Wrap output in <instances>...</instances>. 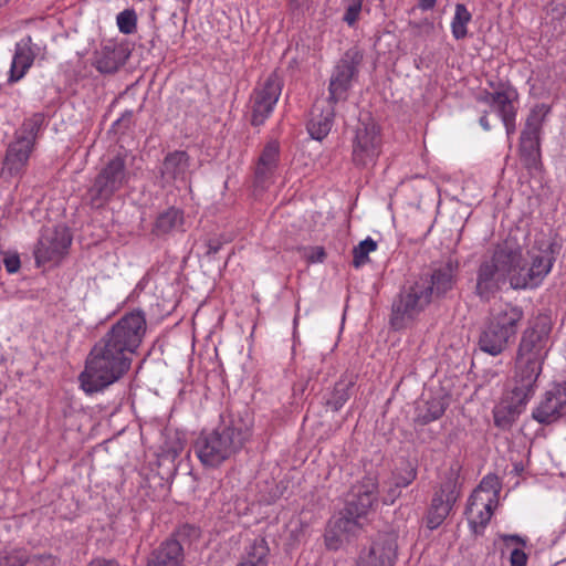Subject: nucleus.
<instances>
[{"instance_id": "nucleus-52", "label": "nucleus", "mask_w": 566, "mask_h": 566, "mask_svg": "<svg viewBox=\"0 0 566 566\" xmlns=\"http://www.w3.org/2000/svg\"><path fill=\"white\" fill-rule=\"evenodd\" d=\"M480 125L483 127V129H485V130H490L491 125H490V123H489V120H488L486 115L481 116V118H480Z\"/></svg>"}, {"instance_id": "nucleus-47", "label": "nucleus", "mask_w": 566, "mask_h": 566, "mask_svg": "<svg viewBox=\"0 0 566 566\" xmlns=\"http://www.w3.org/2000/svg\"><path fill=\"white\" fill-rule=\"evenodd\" d=\"M502 538L504 542H514L522 546H525V541L518 535H503Z\"/></svg>"}, {"instance_id": "nucleus-15", "label": "nucleus", "mask_w": 566, "mask_h": 566, "mask_svg": "<svg viewBox=\"0 0 566 566\" xmlns=\"http://www.w3.org/2000/svg\"><path fill=\"white\" fill-rule=\"evenodd\" d=\"M361 55L356 50H349L335 66L329 81V97L333 102L345 99L352 85V81L357 74V65Z\"/></svg>"}, {"instance_id": "nucleus-34", "label": "nucleus", "mask_w": 566, "mask_h": 566, "mask_svg": "<svg viewBox=\"0 0 566 566\" xmlns=\"http://www.w3.org/2000/svg\"><path fill=\"white\" fill-rule=\"evenodd\" d=\"M501 483L496 475L489 474L483 478L479 486L473 491L471 496L483 497L490 502L497 504Z\"/></svg>"}, {"instance_id": "nucleus-31", "label": "nucleus", "mask_w": 566, "mask_h": 566, "mask_svg": "<svg viewBox=\"0 0 566 566\" xmlns=\"http://www.w3.org/2000/svg\"><path fill=\"white\" fill-rule=\"evenodd\" d=\"M182 212L178 209L170 208L158 216L154 226V232L158 235H163L179 230L182 226Z\"/></svg>"}, {"instance_id": "nucleus-8", "label": "nucleus", "mask_w": 566, "mask_h": 566, "mask_svg": "<svg viewBox=\"0 0 566 566\" xmlns=\"http://www.w3.org/2000/svg\"><path fill=\"white\" fill-rule=\"evenodd\" d=\"M40 122L39 117L25 120L22 125L21 135L17 137L15 142L10 144L4 160V169L11 176L19 175L25 168Z\"/></svg>"}, {"instance_id": "nucleus-3", "label": "nucleus", "mask_w": 566, "mask_h": 566, "mask_svg": "<svg viewBox=\"0 0 566 566\" xmlns=\"http://www.w3.org/2000/svg\"><path fill=\"white\" fill-rule=\"evenodd\" d=\"M130 364L128 354L103 337L90 352L85 369L80 375L81 386L87 394L101 391L119 380Z\"/></svg>"}, {"instance_id": "nucleus-24", "label": "nucleus", "mask_w": 566, "mask_h": 566, "mask_svg": "<svg viewBox=\"0 0 566 566\" xmlns=\"http://www.w3.org/2000/svg\"><path fill=\"white\" fill-rule=\"evenodd\" d=\"M279 143L275 140L269 142L262 150L255 167V179L259 185L265 184L273 176L279 165Z\"/></svg>"}, {"instance_id": "nucleus-26", "label": "nucleus", "mask_w": 566, "mask_h": 566, "mask_svg": "<svg viewBox=\"0 0 566 566\" xmlns=\"http://www.w3.org/2000/svg\"><path fill=\"white\" fill-rule=\"evenodd\" d=\"M182 560L180 543L176 539H168L154 551L147 566H180Z\"/></svg>"}, {"instance_id": "nucleus-11", "label": "nucleus", "mask_w": 566, "mask_h": 566, "mask_svg": "<svg viewBox=\"0 0 566 566\" xmlns=\"http://www.w3.org/2000/svg\"><path fill=\"white\" fill-rule=\"evenodd\" d=\"M282 91V83L276 73H271L254 90L251 97L252 124L261 125L273 112Z\"/></svg>"}, {"instance_id": "nucleus-25", "label": "nucleus", "mask_w": 566, "mask_h": 566, "mask_svg": "<svg viewBox=\"0 0 566 566\" xmlns=\"http://www.w3.org/2000/svg\"><path fill=\"white\" fill-rule=\"evenodd\" d=\"M566 415V401L560 395L547 392L545 399L533 410V418L539 423H552Z\"/></svg>"}, {"instance_id": "nucleus-17", "label": "nucleus", "mask_w": 566, "mask_h": 566, "mask_svg": "<svg viewBox=\"0 0 566 566\" xmlns=\"http://www.w3.org/2000/svg\"><path fill=\"white\" fill-rule=\"evenodd\" d=\"M397 558L396 536L390 533L379 534L366 552H363L356 566H394Z\"/></svg>"}, {"instance_id": "nucleus-21", "label": "nucleus", "mask_w": 566, "mask_h": 566, "mask_svg": "<svg viewBox=\"0 0 566 566\" xmlns=\"http://www.w3.org/2000/svg\"><path fill=\"white\" fill-rule=\"evenodd\" d=\"M335 102L323 98L314 103L311 111V117L307 124V130L312 138L316 140L324 139L333 126Z\"/></svg>"}, {"instance_id": "nucleus-12", "label": "nucleus", "mask_w": 566, "mask_h": 566, "mask_svg": "<svg viewBox=\"0 0 566 566\" xmlns=\"http://www.w3.org/2000/svg\"><path fill=\"white\" fill-rule=\"evenodd\" d=\"M377 500V480L374 476H366L359 484L354 486L353 496L348 500L343 512L355 520L363 521L365 526L367 516L373 511Z\"/></svg>"}, {"instance_id": "nucleus-39", "label": "nucleus", "mask_w": 566, "mask_h": 566, "mask_svg": "<svg viewBox=\"0 0 566 566\" xmlns=\"http://www.w3.org/2000/svg\"><path fill=\"white\" fill-rule=\"evenodd\" d=\"M117 27L124 34H132L136 30L137 17L134 10L126 9L117 15Z\"/></svg>"}, {"instance_id": "nucleus-36", "label": "nucleus", "mask_w": 566, "mask_h": 566, "mask_svg": "<svg viewBox=\"0 0 566 566\" xmlns=\"http://www.w3.org/2000/svg\"><path fill=\"white\" fill-rule=\"evenodd\" d=\"M377 249V242L371 238H367L359 242L357 247L353 250V265L355 268H360L369 261L368 254L374 252Z\"/></svg>"}, {"instance_id": "nucleus-46", "label": "nucleus", "mask_w": 566, "mask_h": 566, "mask_svg": "<svg viewBox=\"0 0 566 566\" xmlns=\"http://www.w3.org/2000/svg\"><path fill=\"white\" fill-rule=\"evenodd\" d=\"M324 256H325V252H324L323 248H316L314 250L313 254L308 256V259L312 262H321V261H323Z\"/></svg>"}, {"instance_id": "nucleus-28", "label": "nucleus", "mask_w": 566, "mask_h": 566, "mask_svg": "<svg viewBox=\"0 0 566 566\" xmlns=\"http://www.w3.org/2000/svg\"><path fill=\"white\" fill-rule=\"evenodd\" d=\"M126 59L127 54L123 48L104 46L96 56L95 66L101 73H114Z\"/></svg>"}, {"instance_id": "nucleus-4", "label": "nucleus", "mask_w": 566, "mask_h": 566, "mask_svg": "<svg viewBox=\"0 0 566 566\" xmlns=\"http://www.w3.org/2000/svg\"><path fill=\"white\" fill-rule=\"evenodd\" d=\"M518 261V249L507 243L499 245L478 270L475 291L480 298L489 301L506 282L512 287V276Z\"/></svg>"}, {"instance_id": "nucleus-14", "label": "nucleus", "mask_w": 566, "mask_h": 566, "mask_svg": "<svg viewBox=\"0 0 566 566\" xmlns=\"http://www.w3.org/2000/svg\"><path fill=\"white\" fill-rule=\"evenodd\" d=\"M364 522L355 520L340 512L338 516L332 518L326 527L324 541L329 551H338L357 537L364 530Z\"/></svg>"}, {"instance_id": "nucleus-5", "label": "nucleus", "mask_w": 566, "mask_h": 566, "mask_svg": "<svg viewBox=\"0 0 566 566\" xmlns=\"http://www.w3.org/2000/svg\"><path fill=\"white\" fill-rule=\"evenodd\" d=\"M432 300V284L421 276L406 286L391 306L390 324L395 329L408 326Z\"/></svg>"}, {"instance_id": "nucleus-37", "label": "nucleus", "mask_w": 566, "mask_h": 566, "mask_svg": "<svg viewBox=\"0 0 566 566\" xmlns=\"http://www.w3.org/2000/svg\"><path fill=\"white\" fill-rule=\"evenodd\" d=\"M25 554L17 548L0 549V566H25Z\"/></svg>"}, {"instance_id": "nucleus-41", "label": "nucleus", "mask_w": 566, "mask_h": 566, "mask_svg": "<svg viewBox=\"0 0 566 566\" xmlns=\"http://www.w3.org/2000/svg\"><path fill=\"white\" fill-rule=\"evenodd\" d=\"M527 555L521 548H513L510 554L511 566H526Z\"/></svg>"}, {"instance_id": "nucleus-32", "label": "nucleus", "mask_w": 566, "mask_h": 566, "mask_svg": "<svg viewBox=\"0 0 566 566\" xmlns=\"http://www.w3.org/2000/svg\"><path fill=\"white\" fill-rule=\"evenodd\" d=\"M455 268L451 262L442 265L437 269L431 277H428L430 284H432V293L443 294L447 291L451 290L453 285V276H454Z\"/></svg>"}, {"instance_id": "nucleus-2", "label": "nucleus", "mask_w": 566, "mask_h": 566, "mask_svg": "<svg viewBox=\"0 0 566 566\" xmlns=\"http://www.w3.org/2000/svg\"><path fill=\"white\" fill-rule=\"evenodd\" d=\"M251 436V426L241 418H222L217 428L200 433L195 442V453L205 468L217 469L234 459Z\"/></svg>"}, {"instance_id": "nucleus-42", "label": "nucleus", "mask_w": 566, "mask_h": 566, "mask_svg": "<svg viewBox=\"0 0 566 566\" xmlns=\"http://www.w3.org/2000/svg\"><path fill=\"white\" fill-rule=\"evenodd\" d=\"M4 266L9 273H15L20 268V259L18 255L7 256L4 259Z\"/></svg>"}, {"instance_id": "nucleus-23", "label": "nucleus", "mask_w": 566, "mask_h": 566, "mask_svg": "<svg viewBox=\"0 0 566 566\" xmlns=\"http://www.w3.org/2000/svg\"><path fill=\"white\" fill-rule=\"evenodd\" d=\"M496 505L497 504L490 502V500L470 496L465 513L469 524L475 533L486 526L493 514V509Z\"/></svg>"}, {"instance_id": "nucleus-9", "label": "nucleus", "mask_w": 566, "mask_h": 566, "mask_svg": "<svg viewBox=\"0 0 566 566\" xmlns=\"http://www.w3.org/2000/svg\"><path fill=\"white\" fill-rule=\"evenodd\" d=\"M518 249V261L515 266V274L512 276V289L521 290L528 287H536L544 277L551 272L553 266V259L548 251H532L531 265L525 269L523 264L522 250Z\"/></svg>"}, {"instance_id": "nucleus-35", "label": "nucleus", "mask_w": 566, "mask_h": 566, "mask_svg": "<svg viewBox=\"0 0 566 566\" xmlns=\"http://www.w3.org/2000/svg\"><path fill=\"white\" fill-rule=\"evenodd\" d=\"M471 20V13L464 4L455 6L454 17L451 22L452 34L457 40L463 39L468 34L467 25Z\"/></svg>"}, {"instance_id": "nucleus-13", "label": "nucleus", "mask_w": 566, "mask_h": 566, "mask_svg": "<svg viewBox=\"0 0 566 566\" xmlns=\"http://www.w3.org/2000/svg\"><path fill=\"white\" fill-rule=\"evenodd\" d=\"M380 153L379 129L374 123H361L353 144V160L356 165L367 167L376 163Z\"/></svg>"}, {"instance_id": "nucleus-1", "label": "nucleus", "mask_w": 566, "mask_h": 566, "mask_svg": "<svg viewBox=\"0 0 566 566\" xmlns=\"http://www.w3.org/2000/svg\"><path fill=\"white\" fill-rule=\"evenodd\" d=\"M552 329L551 317L538 314L521 336L515 356V385L511 391L514 410L525 406L534 394L536 380L553 345Z\"/></svg>"}, {"instance_id": "nucleus-16", "label": "nucleus", "mask_w": 566, "mask_h": 566, "mask_svg": "<svg viewBox=\"0 0 566 566\" xmlns=\"http://www.w3.org/2000/svg\"><path fill=\"white\" fill-rule=\"evenodd\" d=\"M459 496L458 482L453 474L448 478L434 493L428 510L426 524L428 528H438L449 515Z\"/></svg>"}, {"instance_id": "nucleus-30", "label": "nucleus", "mask_w": 566, "mask_h": 566, "mask_svg": "<svg viewBox=\"0 0 566 566\" xmlns=\"http://www.w3.org/2000/svg\"><path fill=\"white\" fill-rule=\"evenodd\" d=\"M270 548L264 538H256L237 566H268Z\"/></svg>"}, {"instance_id": "nucleus-27", "label": "nucleus", "mask_w": 566, "mask_h": 566, "mask_svg": "<svg viewBox=\"0 0 566 566\" xmlns=\"http://www.w3.org/2000/svg\"><path fill=\"white\" fill-rule=\"evenodd\" d=\"M34 61V53L31 48L27 44L18 43L15 45L14 55L12 59L9 83H15L20 81L31 67Z\"/></svg>"}, {"instance_id": "nucleus-45", "label": "nucleus", "mask_w": 566, "mask_h": 566, "mask_svg": "<svg viewBox=\"0 0 566 566\" xmlns=\"http://www.w3.org/2000/svg\"><path fill=\"white\" fill-rule=\"evenodd\" d=\"M88 566H118V564L113 559H94L88 564Z\"/></svg>"}, {"instance_id": "nucleus-51", "label": "nucleus", "mask_w": 566, "mask_h": 566, "mask_svg": "<svg viewBox=\"0 0 566 566\" xmlns=\"http://www.w3.org/2000/svg\"><path fill=\"white\" fill-rule=\"evenodd\" d=\"M220 249V244L218 242H210L208 244V253H217Z\"/></svg>"}, {"instance_id": "nucleus-6", "label": "nucleus", "mask_w": 566, "mask_h": 566, "mask_svg": "<svg viewBox=\"0 0 566 566\" xmlns=\"http://www.w3.org/2000/svg\"><path fill=\"white\" fill-rule=\"evenodd\" d=\"M128 181L125 157L117 155L101 169L92 186L87 190V200L91 207L102 208Z\"/></svg>"}, {"instance_id": "nucleus-49", "label": "nucleus", "mask_w": 566, "mask_h": 566, "mask_svg": "<svg viewBox=\"0 0 566 566\" xmlns=\"http://www.w3.org/2000/svg\"><path fill=\"white\" fill-rule=\"evenodd\" d=\"M348 396L346 392L342 394V396L338 397L337 400L332 401L334 410H337L339 407L343 406V403L347 400Z\"/></svg>"}, {"instance_id": "nucleus-43", "label": "nucleus", "mask_w": 566, "mask_h": 566, "mask_svg": "<svg viewBox=\"0 0 566 566\" xmlns=\"http://www.w3.org/2000/svg\"><path fill=\"white\" fill-rule=\"evenodd\" d=\"M515 117L516 116H507L505 118H502L509 138L515 133L516 129Z\"/></svg>"}, {"instance_id": "nucleus-19", "label": "nucleus", "mask_w": 566, "mask_h": 566, "mask_svg": "<svg viewBox=\"0 0 566 566\" xmlns=\"http://www.w3.org/2000/svg\"><path fill=\"white\" fill-rule=\"evenodd\" d=\"M549 113L551 106L544 103L537 104L531 109L521 135L522 154L527 156L536 154L542 126Z\"/></svg>"}, {"instance_id": "nucleus-40", "label": "nucleus", "mask_w": 566, "mask_h": 566, "mask_svg": "<svg viewBox=\"0 0 566 566\" xmlns=\"http://www.w3.org/2000/svg\"><path fill=\"white\" fill-rule=\"evenodd\" d=\"M345 13L343 17L344 22L353 27L359 19L364 0H344Z\"/></svg>"}, {"instance_id": "nucleus-10", "label": "nucleus", "mask_w": 566, "mask_h": 566, "mask_svg": "<svg viewBox=\"0 0 566 566\" xmlns=\"http://www.w3.org/2000/svg\"><path fill=\"white\" fill-rule=\"evenodd\" d=\"M71 241V235L65 227L44 228L34 250L36 263L40 265L49 262H60L66 254Z\"/></svg>"}, {"instance_id": "nucleus-44", "label": "nucleus", "mask_w": 566, "mask_h": 566, "mask_svg": "<svg viewBox=\"0 0 566 566\" xmlns=\"http://www.w3.org/2000/svg\"><path fill=\"white\" fill-rule=\"evenodd\" d=\"M494 422L501 428H505L510 424L509 419L505 416H502V411L499 409L494 411Z\"/></svg>"}, {"instance_id": "nucleus-22", "label": "nucleus", "mask_w": 566, "mask_h": 566, "mask_svg": "<svg viewBox=\"0 0 566 566\" xmlns=\"http://www.w3.org/2000/svg\"><path fill=\"white\" fill-rule=\"evenodd\" d=\"M515 338L500 328H495L490 322H485L478 337V347L481 352L496 357L504 353Z\"/></svg>"}, {"instance_id": "nucleus-50", "label": "nucleus", "mask_w": 566, "mask_h": 566, "mask_svg": "<svg viewBox=\"0 0 566 566\" xmlns=\"http://www.w3.org/2000/svg\"><path fill=\"white\" fill-rule=\"evenodd\" d=\"M310 2V0H291V6L294 8V9H301L305 6H307Z\"/></svg>"}, {"instance_id": "nucleus-7", "label": "nucleus", "mask_w": 566, "mask_h": 566, "mask_svg": "<svg viewBox=\"0 0 566 566\" xmlns=\"http://www.w3.org/2000/svg\"><path fill=\"white\" fill-rule=\"evenodd\" d=\"M146 328L145 315L134 311L125 314L104 337L132 356L140 345Z\"/></svg>"}, {"instance_id": "nucleus-20", "label": "nucleus", "mask_w": 566, "mask_h": 566, "mask_svg": "<svg viewBox=\"0 0 566 566\" xmlns=\"http://www.w3.org/2000/svg\"><path fill=\"white\" fill-rule=\"evenodd\" d=\"M523 318L522 307L512 303H500L491 308L486 321L515 338Z\"/></svg>"}, {"instance_id": "nucleus-18", "label": "nucleus", "mask_w": 566, "mask_h": 566, "mask_svg": "<svg viewBox=\"0 0 566 566\" xmlns=\"http://www.w3.org/2000/svg\"><path fill=\"white\" fill-rule=\"evenodd\" d=\"M190 158L187 153L176 150L169 153L160 167V184L163 187L186 186L190 178Z\"/></svg>"}, {"instance_id": "nucleus-48", "label": "nucleus", "mask_w": 566, "mask_h": 566, "mask_svg": "<svg viewBox=\"0 0 566 566\" xmlns=\"http://www.w3.org/2000/svg\"><path fill=\"white\" fill-rule=\"evenodd\" d=\"M437 0H419V8L421 10H430L436 6Z\"/></svg>"}, {"instance_id": "nucleus-29", "label": "nucleus", "mask_w": 566, "mask_h": 566, "mask_svg": "<svg viewBox=\"0 0 566 566\" xmlns=\"http://www.w3.org/2000/svg\"><path fill=\"white\" fill-rule=\"evenodd\" d=\"M479 101L495 109L501 118H505L507 116H516V108L514 103L506 92H486L479 96Z\"/></svg>"}, {"instance_id": "nucleus-33", "label": "nucleus", "mask_w": 566, "mask_h": 566, "mask_svg": "<svg viewBox=\"0 0 566 566\" xmlns=\"http://www.w3.org/2000/svg\"><path fill=\"white\" fill-rule=\"evenodd\" d=\"M446 411L443 401L439 398H432L423 402L417 408L415 421L418 424H427L431 421L439 419Z\"/></svg>"}, {"instance_id": "nucleus-38", "label": "nucleus", "mask_w": 566, "mask_h": 566, "mask_svg": "<svg viewBox=\"0 0 566 566\" xmlns=\"http://www.w3.org/2000/svg\"><path fill=\"white\" fill-rule=\"evenodd\" d=\"M416 479V470L408 465L406 470V474L402 478H397L395 481V489H389L388 495L384 497L385 504H392L396 497L399 495V491L397 489L405 488L409 485Z\"/></svg>"}]
</instances>
